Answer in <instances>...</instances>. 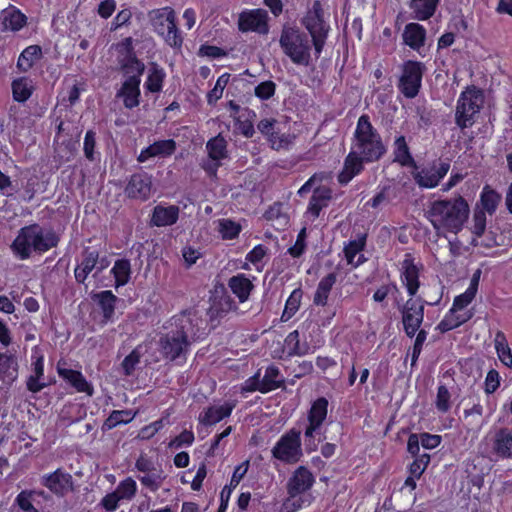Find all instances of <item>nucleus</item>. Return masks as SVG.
<instances>
[{
	"instance_id": "72a5a7b5",
	"label": "nucleus",
	"mask_w": 512,
	"mask_h": 512,
	"mask_svg": "<svg viewBox=\"0 0 512 512\" xmlns=\"http://www.w3.org/2000/svg\"><path fill=\"white\" fill-rule=\"evenodd\" d=\"M331 190L328 188L316 189L310 199L308 211L314 216L318 217L321 209L328 205L331 199Z\"/></svg>"
},
{
	"instance_id": "473e14b6",
	"label": "nucleus",
	"mask_w": 512,
	"mask_h": 512,
	"mask_svg": "<svg viewBox=\"0 0 512 512\" xmlns=\"http://www.w3.org/2000/svg\"><path fill=\"white\" fill-rule=\"evenodd\" d=\"M229 287L239 298L240 302H244L248 299L253 284L245 275L238 274L230 278Z\"/></svg>"
},
{
	"instance_id": "8fccbe9b",
	"label": "nucleus",
	"mask_w": 512,
	"mask_h": 512,
	"mask_svg": "<svg viewBox=\"0 0 512 512\" xmlns=\"http://www.w3.org/2000/svg\"><path fill=\"white\" fill-rule=\"evenodd\" d=\"M229 78L230 75L225 73L217 79L214 88L207 95V101L209 104H215L222 97L224 88L229 82Z\"/></svg>"
},
{
	"instance_id": "0eeeda50",
	"label": "nucleus",
	"mask_w": 512,
	"mask_h": 512,
	"mask_svg": "<svg viewBox=\"0 0 512 512\" xmlns=\"http://www.w3.org/2000/svg\"><path fill=\"white\" fill-rule=\"evenodd\" d=\"M149 19L154 31L162 36L165 42L171 47H179L182 44V38L179 35L175 12L170 7L152 10L149 13Z\"/></svg>"
},
{
	"instance_id": "9d476101",
	"label": "nucleus",
	"mask_w": 512,
	"mask_h": 512,
	"mask_svg": "<svg viewBox=\"0 0 512 512\" xmlns=\"http://www.w3.org/2000/svg\"><path fill=\"white\" fill-rule=\"evenodd\" d=\"M424 65L417 61H407L399 81V89L407 98H414L421 87Z\"/></svg>"
},
{
	"instance_id": "f3484780",
	"label": "nucleus",
	"mask_w": 512,
	"mask_h": 512,
	"mask_svg": "<svg viewBox=\"0 0 512 512\" xmlns=\"http://www.w3.org/2000/svg\"><path fill=\"white\" fill-rule=\"evenodd\" d=\"M314 483L312 473L303 466L298 467L287 482V493L290 497L295 498L309 490Z\"/></svg>"
},
{
	"instance_id": "b1692460",
	"label": "nucleus",
	"mask_w": 512,
	"mask_h": 512,
	"mask_svg": "<svg viewBox=\"0 0 512 512\" xmlns=\"http://www.w3.org/2000/svg\"><path fill=\"white\" fill-rule=\"evenodd\" d=\"M57 370L60 377L69 382L78 392H85L89 396L93 394V387L81 372L61 367L60 364H58Z\"/></svg>"
},
{
	"instance_id": "2f4dec72",
	"label": "nucleus",
	"mask_w": 512,
	"mask_h": 512,
	"mask_svg": "<svg viewBox=\"0 0 512 512\" xmlns=\"http://www.w3.org/2000/svg\"><path fill=\"white\" fill-rule=\"evenodd\" d=\"M336 279L337 276L335 273H329L320 280L313 297V303L316 306L327 305L329 294L336 283Z\"/></svg>"
},
{
	"instance_id": "4468645a",
	"label": "nucleus",
	"mask_w": 512,
	"mask_h": 512,
	"mask_svg": "<svg viewBox=\"0 0 512 512\" xmlns=\"http://www.w3.org/2000/svg\"><path fill=\"white\" fill-rule=\"evenodd\" d=\"M449 169V162H440L438 166L414 173L413 178L419 187L431 189L439 184Z\"/></svg>"
},
{
	"instance_id": "e433bc0d",
	"label": "nucleus",
	"mask_w": 512,
	"mask_h": 512,
	"mask_svg": "<svg viewBox=\"0 0 512 512\" xmlns=\"http://www.w3.org/2000/svg\"><path fill=\"white\" fill-rule=\"evenodd\" d=\"M41 56V48L37 45H31L20 54L17 67L23 71H28Z\"/></svg>"
},
{
	"instance_id": "680f3d73",
	"label": "nucleus",
	"mask_w": 512,
	"mask_h": 512,
	"mask_svg": "<svg viewBox=\"0 0 512 512\" xmlns=\"http://www.w3.org/2000/svg\"><path fill=\"white\" fill-rule=\"evenodd\" d=\"M450 393L448 389L441 385L438 388L437 397H436V407L438 410L442 412L448 411L450 408L449 405Z\"/></svg>"
},
{
	"instance_id": "4c0bfd02",
	"label": "nucleus",
	"mask_w": 512,
	"mask_h": 512,
	"mask_svg": "<svg viewBox=\"0 0 512 512\" xmlns=\"http://www.w3.org/2000/svg\"><path fill=\"white\" fill-rule=\"evenodd\" d=\"M43 371V357L40 356L33 363V374L27 380V388L29 391L36 393L44 388L45 383L40 382V379L43 376Z\"/></svg>"
},
{
	"instance_id": "f257e3e1",
	"label": "nucleus",
	"mask_w": 512,
	"mask_h": 512,
	"mask_svg": "<svg viewBox=\"0 0 512 512\" xmlns=\"http://www.w3.org/2000/svg\"><path fill=\"white\" fill-rule=\"evenodd\" d=\"M201 318L193 310H185L173 316L167 327L169 331L159 339L163 357L174 361L185 356L196 340Z\"/></svg>"
},
{
	"instance_id": "4d7b16f0",
	"label": "nucleus",
	"mask_w": 512,
	"mask_h": 512,
	"mask_svg": "<svg viewBox=\"0 0 512 512\" xmlns=\"http://www.w3.org/2000/svg\"><path fill=\"white\" fill-rule=\"evenodd\" d=\"M116 492L121 499H130L135 495L136 482L132 478H127L118 485Z\"/></svg>"
},
{
	"instance_id": "4be33fe9",
	"label": "nucleus",
	"mask_w": 512,
	"mask_h": 512,
	"mask_svg": "<svg viewBox=\"0 0 512 512\" xmlns=\"http://www.w3.org/2000/svg\"><path fill=\"white\" fill-rule=\"evenodd\" d=\"M176 150V142L173 139L159 140L142 150L138 156L139 162H145L152 157H168Z\"/></svg>"
},
{
	"instance_id": "412c9836",
	"label": "nucleus",
	"mask_w": 512,
	"mask_h": 512,
	"mask_svg": "<svg viewBox=\"0 0 512 512\" xmlns=\"http://www.w3.org/2000/svg\"><path fill=\"white\" fill-rule=\"evenodd\" d=\"M401 281L406 286L408 294L411 297L415 296L420 286L419 271L410 255H406L401 264Z\"/></svg>"
},
{
	"instance_id": "ddd939ff",
	"label": "nucleus",
	"mask_w": 512,
	"mask_h": 512,
	"mask_svg": "<svg viewBox=\"0 0 512 512\" xmlns=\"http://www.w3.org/2000/svg\"><path fill=\"white\" fill-rule=\"evenodd\" d=\"M40 482L52 493L59 496H64L73 487L72 476L62 469H57L50 474L43 475Z\"/></svg>"
},
{
	"instance_id": "c756f323",
	"label": "nucleus",
	"mask_w": 512,
	"mask_h": 512,
	"mask_svg": "<svg viewBox=\"0 0 512 512\" xmlns=\"http://www.w3.org/2000/svg\"><path fill=\"white\" fill-rule=\"evenodd\" d=\"M4 30L18 31L26 24V16L15 8H7L1 12Z\"/></svg>"
},
{
	"instance_id": "2eb2a0df",
	"label": "nucleus",
	"mask_w": 512,
	"mask_h": 512,
	"mask_svg": "<svg viewBox=\"0 0 512 512\" xmlns=\"http://www.w3.org/2000/svg\"><path fill=\"white\" fill-rule=\"evenodd\" d=\"M82 257L81 263L75 268V279L79 283H83L93 269L97 268L100 272L107 267L105 259L99 261L98 251L87 248L83 251Z\"/></svg>"
},
{
	"instance_id": "7c9ffc66",
	"label": "nucleus",
	"mask_w": 512,
	"mask_h": 512,
	"mask_svg": "<svg viewBox=\"0 0 512 512\" xmlns=\"http://www.w3.org/2000/svg\"><path fill=\"white\" fill-rule=\"evenodd\" d=\"M440 0H411L410 8L413 18L417 20H427L432 17Z\"/></svg>"
},
{
	"instance_id": "49530a36",
	"label": "nucleus",
	"mask_w": 512,
	"mask_h": 512,
	"mask_svg": "<svg viewBox=\"0 0 512 512\" xmlns=\"http://www.w3.org/2000/svg\"><path fill=\"white\" fill-rule=\"evenodd\" d=\"M13 98L18 102H24L31 96V86L27 78L14 80L12 83Z\"/></svg>"
},
{
	"instance_id": "603ef678",
	"label": "nucleus",
	"mask_w": 512,
	"mask_h": 512,
	"mask_svg": "<svg viewBox=\"0 0 512 512\" xmlns=\"http://www.w3.org/2000/svg\"><path fill=\"white\" fill-rule=\"evenodd\" d=\"M132 419H133V416L131 415L130 411H127V410H122V411L115 410L106 419L105 426L108 429H112V428L116 427L119 424L130 422Z\"/></svg>"
},
{
	"instance_id": "bf43d9fd",
	"label": "nucleus",
	"mask_w": 512,
	"mask_h": 512,
	"mask_svg": "<svg viewBox=\"0 0 512 512\" xmlns=\"http://www.w3.org/2000/svg\"><path fill=\"white\" fill-rule=\"evenodd\" d=\"M364 241H350L344 248V254L348 264H354V259L357 254L364 248Z\"/></svg>"
},
{
	"instance_id": "13d9d810",
	"label": "nucleus",
	"mask_w": 512,
	"mask_h": 512,
	"mask_svg": "<svg viewBox=\"0 0 512 512\" xmlns=\"http://www.w3.org/2000/svg\"><path fill=\"white\" fill-rule=\"evenodd\" d=\"M276 85L273 81H264L255 87V95L262 99L267 100L275 93Z\"/></svg>"
},
{
	"instance_id": "bb28decb",
	"label": "nucleus",
	"mask_w": 512,
	"mask_h": 512,
	"mask_svg": "<svg viewBox=\"0 0 512 512\" xmlns=\"http://www.w3.org/2000/svg\"><path fill=\"white\" fill-rule=\"evenodd\" d=\"M179 216V208L177 206L164 207L157 205L152 214L151 222L157 227L169 226L176 223Z\"/></svg>"
},
{
	"instance_id": "20e7f679",
	"label": "nucleus",
	"mask_w": 512,
	"mask_h": 512,
	"mask_svg": "<svg viewBox=\"0 0 512 512\" xmlns=\"http://www.w3.org/2000/svg\"><path fill=\"white\" fill-rule=\"evenodd\" d=\"M351 150L361 155L366 162L377 161L385 153L381 137L367 115L358 119Z\"/></svg>"
},
{
	"instance_id": "9b49d317",
	"label": "nucleus",
	"mask_w": 512,
	"mask_h": 512,
	"mask_svg": "<svg viewBox=\"0 0 512 512\" xmlns=\"http://www.w3.org/2000/svg\"><path fill=\"white\" fill-rule=\"evenodd\" d=\"M425 301L420 298H410L401 307L402 323L406 335L414 337L424 318Z\"/></svg>"
},
{
	"instance_id": "5fc2aeb1",
	"label": "nucleus",
	"mask_w": 512,
	"mask_h": 512,
	"mask_svg": "<svg viewBox=\"0 0 512 512\" xmlns=\"http://www.w3.org/2000/svg\"><path fill=\"white\" fill-rule=\"evenodd\" d=\"M429 462V454L424 453L422 455H419L409 467L410 474L416 477L417 479L420 478L421 475L424 473L425 469L427 468Z\"/></svg>"
},
{
	"instance_id": "6e6552de",
	"label": "nucleus",
	"mask_w": 512,
	"mask_h": 512,
	"mask_svg": "<svg viewBox=\"0 0 512 512\" xmlns=\"http://www.w3.org/2000/svg\"><path fill=\"white\" fill-rule=\"evenodd\" d=\"M302 23L311 35L315 54L318 57L322 52L329 31V27L324 22L323 8L319 1L313 3Z\"/></svg>"
},
{
	"instance_id": "774afa93",
	"label": "nucleus",
	"mask_w": 512,
	"mask_h": 512,
	"mask_svg": "<svg viewBox=\"0 0 512 512\" xmlns=\"http://www.w3.org/2000/svg\"><path fill=\"white\" fill-rule=\"evenodd\" d=\"M421 440V445L425 449H433L436 448L441 443V436L434 435L429 433H422L419 435Z\"/></svg>"
},
{
	"instance_id": "69168bd1",
	"label": "nucleus",
	"mask_w": 512,
	"mask_h": 512,
	"mask_svg": "<svg viewBox=\"0 0 512 512\" xmlns=\"http://www.w3.org/2000/svg\"><path fill=\"white\" fill-rule=\"evenodd\" d=\"M285 342L290 347L291 354L303 355L305 353V350L299 345V332L297 330L289 333Z\"/></svg>"
},
{
	"instance_id": "f03ea898",
	"label": "nucleus",
	"mask_w": 512,
	"mask_h": 512,
	"mask_svg": "<svg viewBox=\"0 0 512 512\" xmlns=\"http://www.w3.org/2000/svg\"><path fill=\"white\" fill-rule=\"evenodd\" d=\"M469 205L460 195L452 199H438L429 202L425 217L435 229L437 235L446 232L457 234L469 217Z\"/></svg>"
},
{
	"instance_id": "e2e57ef3",
	"label": "nucleus",
	"mask_w": 512,
	"mask_h": 512,
	"mask_svg": "<svg viewBox=\"0 0 512 512\" xmlns=\"http://www.w3.org/2000/svg\"><path fill=\"white\" fill-rule=\"evenodd\" d=\"M476 293L472 289H467L463 294L457 296L453 303V309L460 311L472 302Z\"/></svg>"
},
{
	"instance_id": "a878e982",
	"label": "nucleus",
	"mask_w": 512,
	"mask_h": 512,
	"mask_svg": "<svg viewBox=\"0 0 512 512\" xmlns=\"http://www.w3.org/2000/svg\"><path fill=\"white\" fill-rule=\"evenodd\" d=\"M426 30L418 23H409L405 26L403 40L406 45L414 50H419L424 46Z\"/></svg>"
},
{
	"instance_id": "39448f33",
	"label": "nucleus",
	"mask_w": 512,
	"mask_h": 512,
	"mask_svg": "<svg viewBox=\"0 0 512 512\" xmlns=\"http://www.w3.org/2000/svg\"><path fill=\"white\" fill-rule=\"evenodd\" d=\"M279 44L294 64L308 66L311 60L308 36L294 27H284Z\"/></svg>"
},
{
	"instance_id": "37998d69",
	"label": "nucleus",
	"mask_w": 512,
	"mask_h": 512,
	"mask_svg": "<svg viewBox=\"0 0 512 512\" xmlns=\"http://www.w3.org/2000/svg\"><path fill=\"white\" fill-rule=\"evenodd\" d=\"M278 377L279 370L274 366L268 367L261 379L260 392L266 393L280 387L281 380H279Z\"/></svg>"
},
{
	"instance_id": "6e6d98bb",
	"label": "nucleus",
	"mask_w": 512,
	"mask_h": 512,
	"mask_svg": "<svg viewBox=\"0 0 512 512\" xmlns=\"http://www.w3.org/2000/svg\"><path fill=\"white\" fill-rule=\"evenodd\" d=\"M486 229V214L484 210H475L473 214L472 233L476 237H481Z\"/></svg>"
},
{
	"instance_id": "f704fd0d",
	"label": "nucleus",
	"mask_w": 512,
	"mask_h": 512,
	"mask_svg": "<svg viewBox=\"0 0 512 512\" xmlns=\"http://www.w3.org/2000/svg\"><path fill=\"white\" fill-rule=\"evenodd\" d=\"M456 313L457 310L451 308L450 313L438 324L437 329L442 333L450 331L459 327L472 317V313L470 312H465L459 315Z\"/></svg>"
},
{
	"instance_id": "c03bdc74",
	"label": "nucleus",
	"mask_w": 512,
	"mask_h": 512,
	"mask_svg": "<svg viewBox=\"0 0 512 512\" xmlns=\"http://www.w3.org/2000/svg\"><path fill=\"white\" fill-rule=\"evenodd\" d=\"M302 294V290L299 288L293 290L286 301L285 308L281 316L282 321H288L298 311Z\"/></svg>"
},
{
	"instance_id": "1a4fd4ad",
	"label": "nucleus",
	"mask_w": 512,
	"mask_h": 512,
	"mask_svg": "<svg viewBox=\"0 0 512 512\" xmlns=\"http://www.w3.org/2000/svg\"><path fill=\"white\" fill-rule=\"evenodd\" d=\"M300 431L291 429L272 449V455L286 463H296L302 456Z\"/></svg>"
},
{
	"instance_id": "aec40b11",
	"label": "nucleus",
	"mask_w": 512,
	"mask_h": 512,
	"mask_svg": "<svg viewBox=\"0 0 512 512\" xmlns=\"http://www.w3.org/2000/svg\"><path fill=\"white\" fill-rule=\"evenodd\" d=\"M492 453L501 458L512 457V430L500 428L491 438Z\"/></svg>"
},
{
	"instance_id": "3c124183",
	"label": "nucleus",
	"mask_w": 512,
	"mask_h": 512,
	"mask_svg": "<svg viewBox=\"0 0 512 512\" xmlns=\"http://www.w3.org/2000/svg\"><path fill=\"white\" fill-rule=\"evenodd\" d=\"M34 493L32 490H23L17 495L15 503L22 512H39L32 503Z\"/></svg>"
},
{
	"instance_id": "c85d7f7f",
	"label": "nucleus",
	"mask_w": 512,
	"mask_h": 512,
	"mask_svg": "<svg viewBox=\"0 0 512 512\" xmlns=\"http://www.w3.org/2000/svg\"><path fill=\"white\" fill-rule=\"evenodd\" d=\"M234 408V404L225 403L219 406L209 407L205 412L200 414L199 420L204 425H213L228 417Z\"/></svg>"
},
{
	"instance_id": "423d86ee",
	"label": "nucleus",
	"mask_w": 512,
	"mask_h": 512,
	"mask_svg": "<svg viewBox=\"0 0 512 512\" xmlns=\"http://www.w3.org/2000/svg\"><path fill=\"white\" fill-rule=\"evenodd\" d=\"M484 104L481 90L471 87L463 91L457 101L455 121L461 128L472 126L474 116L479 113Z\"/></svg>"
},
{
	"instance_id": "cd10ccee",
	"label": "nucleus",
	"mask_w": 512,
	"mask_h": 512,
	"mask_svg": "<svg viewBox=\"0 0 512 512\" xmlns=\"http://www.w3.org/2000/svg\"><path fill=\"white\" fill-rule=\"evenodd\" d=\"M206 149L208 151L209 158L216 162L213 168L208 169L215 172L220 165V161L227 157V142L221 134H219L207 142Z\"/></svg>"
},
{
	"instance_id": "f8f14e48",
	"label": "nucleus",
	"mask_w": 512,
	"mask_h": 512,
	"mask_svg": "<svg viewBox=\"0 0 512 512\" xmlns=\"http://www.w3.org/2000/svg\"><path fill=\"white\" fill-rule=\"evenodd\" d=\"M268 14L263 9L244 11L239 15L238 28L241 32L267 34L269 31Z\"/></svg>"
},
{
	"instance_id": "58836bf2",
	"label": "nucleus",
	"mask_w": 512,
	"mask_h": 512,
	"mask_svg": "<svg viewBox=\"0 0 512 512\" xmlns=\"http://www.w3.org/2000/svg\"><path fill=\"white\" fill-rule=\"evenodd\" d=\"M112 273L115 278L116 286H123L130 280L131 264L127 259L117 260L112 268Z\"/></svg>"
},
{
	"instance_id": "338daca9",
	"label": "nucleus",
	"mask_w": 512,
	"mask_h": 512,
	"mask_svg": "<svg viewBox=\"0 0 512 512\" xmlns=\"http://www.w3.org/2000/svg\"><path fill=\"white\" fill-rule=\"evenodd\" d=\"M499 373L492 369L487 373L486 379H485V392L487 394H491L496 391V389L499 387Z\"/></svg>"
},
{
	"instance_id": "0e129e2a",
	"label": "nucleus",
	"mask_w": 512,
	"mask_h": 512,
	"mask_svg": "<svg viewBox=\"0 0 512 512\" xmlns=\"http://www.w3.org/2000/svg\"><path fill=\"white\" fill-rule=\"evenodd\" d=\"M95 145H96L95 132L92 130H89L85 134L84 147H83L84 154H85L86 158L89 160L94 159L93 155H94Z\"/></svg>"
},
{
	"instance_id": "5701e85b",
	"label": "nucleus",
	"mask_w": 512,
	"mask_h": 512,
	"mask_svg": "<svg viewBox=\"0 0 512 512\" xmlns=\"http://www.w3.org/2000/svg\"><path fill=\"white\" fill-rule=\"evenodd\" d=\"M364 161L361 155L351 150L345 159L344 168L338 176L339 182L347 184L354 176L358 175L363 170Z\"/></svg>"
},
{
	"instance_id": "393cba45",
	"label": "nucleus",
	"mask_w": 512,
	"mask_h": 512,
	"mask_svg": "<svg viewBox=\"0 0 512 512\" xmlns=\"http://www.w3.org/2000/svg\"><path fill=\"white\" fill-rule=\"evenodd\" d=\"M140 79H136L134 76H129L123 83L118 96L123 97L124 105L126 108H134L139 105L140 96Z\"/></svg>"
},
{
	"instance_id": "6ab92c4d",
	"label": "nucleus",
	"mask_w": 512,
	"mask_h": 512,
	"mask_svg": "<svg viewBox=\"0 0 512 512\" xmlns=\"http://www.w3.org/2000/svg\"><path fill=\"white\" fill-rule=\"evenodd\" d=\"M19 364L14 354L0 352V382L11 386L18 378Z\"/></svg>"
},
{
	"instance_id": "c9c22d12",
	"label": "nucleus",
	"mask_w": 512,
	"mask_h": 512,
	"mask_svg": "<svg viewBox=\"0 0 512 512\" xmlns=\"http://www.w3.org/2000/svg\"><path fill=\"white\" fill-rule=\"evenodd\" d=\"M101 307L105 322L111 320L115 311L117 297L109 290L101 291L94 296Z\"/></svg>"
},
{
	"instance_id": "dca6fc26",
	"label": "nucleus",
	"mask_w": 512,
	"mask_h": 512,
	"mask_svg": "<svg viewBox=\"0 0 512 512\" xmlns=\"http://www.w3.org/2000/svg\"><path fill=\"white\" fill-rule=\"evenodd\" d=\"M328 401L325 398L317 399L308 414L309 425L305 429V438L312 439L319 434V429L327 416Z\"/></svg>"
},
{
	"instance_id": "de8ad7c7",
	"label": "nucleus",
	"mask_w": 512,
	"mask_h": 512,
	"mask_svg": "<svg viewBox=\"0 0 512 512\" xmlns=\"http://www.w3.org/2000/svg\"><path fill=\"white\" fill-rule=\"evenodd\" d=\"M144 68V64L131 55L127 56L125 61L122 63L124 73L128 77L134 76L136 79H140V76L144 72Z\"/></svg>"
},
{
	"instance_id": "79ce46f5",
	"label": "nucleus",
	"mask_w": 512,
	"mask_h": 512,
	"mask_svg": "<svg viewBox=\"0 0 512 512\" xmlns=\"http://www.w3.org/2000/svg\"><path fill=\"white\" fill-rule=\"evenodd\" d=\"M495 348L501 362L508 367L512 366V352L502 332L496 334Z\"/></svg>"
},
{
	"instance_id": "a19ab883",
	"label": "nucleus",
	"mask_w": 512,
	"mask_h": 512,
	"mask_svg": "<svg viewBox=\"0 0 512 512\" xmlns=\"http://www.w3.org/2000/svg\"><path fill=\"white\" fill-rule=\"evenodd\" d=\"M138 479L142 485L155 492L161 487L165 479V475L162 469L155 468L148 473L138 476Z\"/></svg>"
},
{
	"instance_id": "09e8293b",
	"label": "nucleus",
	"mask_w": 512,
	"mask_h": 512,
	"mask_svg": "<svg viewBox=\"0 0 512 512\" xmlns=\"http://www.w3.org/2000/svg\"><path fill=\"white\" fill-rule=\"evenodd\" d=\"M218 231L223 239H234L240 233L241 226L230 219H222L219 221Z\"/></svg>"
},
{
	"instance_id": "ea45409f",
	"label": "nucleus",
	"mask_w": 512,
	"mask_h": 512,
	"mask_svg": "<svg viewBox=\"0 0 512 512\" xmlns=\"http://www.w3.org/2000/svg\"><path fill=\"white\" fill-rule=\"evenodd\" d=\"M395 146V161L399 162L402 166H409L414 164V160L410 154L408 145L404 136H399L394 142Z\"/></svg>"
},
{
	"instance_id": "a18cd8bd",
	"label": "nucleus",
	"mask_w": 512,
	"mask_h": 512,
	"mask_svg": "<svg viewBox=\"0 0 512 512\" xmlns=\"http://www.w3.org/2000/svg\"><path fill=\"white\" fill-rule=\"evenodd\" d=\"M164 78L165 73L163 69L159 68L156 64H152L146 82V88L153 93L161 91Z\"/></svg>"
},
{
	"instance_id": "052dcab7",
	"label": "nucleus",
	"mask_w": 512,
	"mask_h": 512,
	"mask_svg": "<svg viewBox=\"0 0 512 512\" xmlns=\"http://www.w3.org/2000/svg\"><path fill=\"white\" fill-rule=\"evenodd\" d=\"M499 197L493 191L484 192L481 196V203L483 205V210L487 211L489 214L494 213L498 204Z\"/></svg>"
},
{
	"instance_id": "7ed1b4c3",
	"label": "nucleus",
	"mask_w": 512,
	"mask_h": 512,
	"mask_svg": "<svg viewBox=\"0 0 512 512\" xmlns=\"http://www.w3.org/2000/svg\"><path fill=\"white\" fill-rule=\"evenodd\" d=\"M58 244V237L51 230H45L38 224L21 228L11 248L20 259H27L33 251L46 252Z\"/></svg>"
},
{
	"instance_id": "a211bd4d",
	"label": "nucleus",
	"mask_w": 512,
	"mask_h": 512,
	"mask_svg": "<svg viewBox=\"0 0 512 512\" xmlns=\"http://www.w3.org/2000/svg\"><path fill=\"white\" fill-rule=\"evenodd\" d=\"M152 180L147 174H134L131 176L126 188L125 193L128 197L146 200L151 196Z\"/></svg>"
},
{
	"instance_id": "864d4df0",
	"label": "nucleus",
	"mask_w": 512,
	"mask_h": 512,
	"mask_svg": "<svg viewBox=\"0 0 512 512\" xmlns=\"http://www.w3.org/2000/svg\"><path fill=\"white\" fill-rule=\"evenodd\" d=\"M141 352L139 348H135L129 355H127L122 361V368L124 374L127 376L132 375L135 370L136 365L140 362Z\"/></svg>"
}]
</instances>
